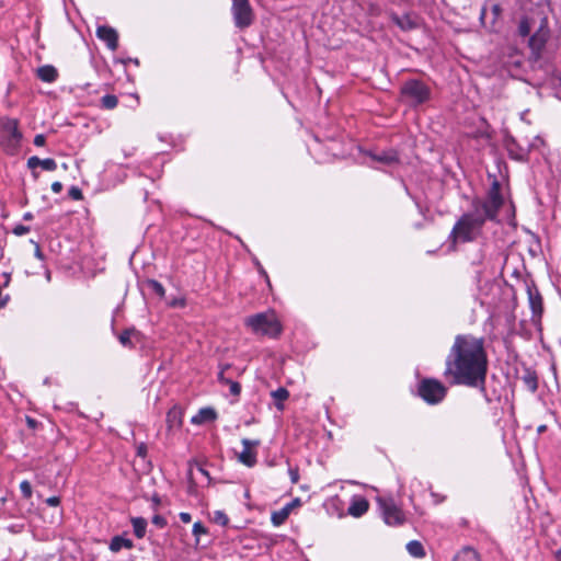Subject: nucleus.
Returning <instances> with one entry per match:
<instances>
[{
  "mask_svg": "<svg viewBox=\"0 0 561 561\" xmlns=\"http://www.w3.org/2000/svg\"><path fill=\"white\" fill-rule=\"evenodd\" d=\"M96 36L106 43L107 47L111 49V50H116L117 49V46H118V34L117 32L110 27V26H99L96 28Z\"/></svg>",
  "mask_w": 561,
  "mask_h": 561,
  "instance_id": "obj_11",
  "label": "nucleus"
},
{
  "mask_svg": "<svg viewBox=\"0 0 561 561\" xmlns=\"http://www.w3.org/2000/svg\"><path fill=\"white\" fill-rule=\"evenodd\" d=\"M272 396L277 401L276 402L277 409L278 410H283L282 402L285 401L288 398V396H289V392L287 391V389L278 388L277 390L272 392Z\"/></svg>",
  "mask_w": 561,
  "mask_h": 561,
  "instance_id": "obj_24",
  "label": "nucleus"
},
{
  "mask_svg": "<svg viewBox=\"0 0 561 561\" xmlns=\"http://www.w3.org/2000/svg\"><path fill=\"white\" fill-rule=\"evenodd\" d=\"M37 77L44 82H54L58 77V71L54 66L46 65L37 69Z\"/></svg>",
  "mask_w": 561,
  "mask_h": 561,
  "instance_id": "obj_15",
  "label": "nucleus"
},
{
  "mask_svg": "<svg viewBox=\"0 0 561 561\" xmlns=\"http://www.w3.org/2000/svg\"><path fill=\"white\" fill-rule=\"evenodd\" d=\"M25 220H30L33 218L32 214L31 213H26L23 217Z\"/></svg>",
  "mask_w": 561,
  "mask_h": 561,
  "instance_id": "obj_51",
  "label": "nucleus"
},
{
  "mask_svg": "<svg viewBox=\"0 0 561 561\" xmlns=\"http://www.w3.org/2000/svg\"><path fill=\"white\" fill-rule=\"evenodd\" d=\"M245 324L256 334L276 336L280 333V324L273 312L257 313L249 317Z\"/></svg>",
  "mask_w": 561,
  "mask_h": 561,
  "instance_id": "obj_4",
  "label": "nucleus"
},
{
  "mask_svg": "<svg viewBox=\"0 0 561 561\" xmlns=\"http://www.w3.org/2000/svg\"><path fill=\"white\" fill-rule=\"evenodd\" d=\"M180 519L183 522V523H190L192 520V516L190 513H186V512H181L180 513Z\"/></svg>",
  "mask_w": 561,
  "mask_h": 561,
  "instance_id": "obj_44",
  "label": "nucleus"
},
{
  "mask_svg": "<svg viewBox=\"0 0 561 561\" xmlns=\"http://www.w3.org/2000/svg\"><path fill=\"white\" fill-rule=\"evenodd\" d=\"M147 286L152 289L159 297H164L165 290L163 286L156 279H148L146 282Z\"/></svg>",
  "mask_w": 561,
  "mask_h": 561,
  "instance_id": "obj_26",
  "label": "nucleus"
},
{
  "mask_svg": "<svg viewBox=\"0 0 561 561\" xmlns=\"http://www.w3.org/2000/svg\"><path fill=\"white\" fill-rule=\"evenodd\" d=\"M402 95L412 104L417 105L430 99V89L421 81L410 80L401 88Z\"/></svg>",
  "mask_w": 561,
  "mask_h": 561,
  "instance_id": "obj_7",
  "label": "nucleus"
},
{
  "mask_svg": "<svg viewBox=\"0 0 561 561\" xmlns=\"http://www.w3.org/2000/svg\"><path fill=\"white\" fill-rule=\"evenodd\" d=\"M543 430H545V426H540V427L538 428V431H539V432H542Z\"/></svg>",
  "mask_w": 561,
  "mask_h": 561,
  "instance_id": "obj_54",
  "label": "nucleus"
},
{
  "mask_svg": "<svg viewBox=\"0 0 561 561\" xmlns=\"http://www.w3.org/2000/svg\"><path fill=\"white\" fill-rule=\"evenodd\" d=\"M545 41L543 36L536 34L530 37L529 44L534 49H540L543 46Z\"/></svg>",
  "mask_w": 561,
  "mask_h": 561,
  "instance_id": "obj_29",
  "label": "nucleus"
},
{
  "mask_svg": "<svg viewBox=\"0 0 561 561\" xmlns=\"http://www.w3.org/2000/svg\"><path fill=\"white\" fill-rule=\"evenodd\" d=\"M289 476L291 483H297L299 480V473L297 468H289Z\"/></svg>",
  "mask_w": 561,
  "mask_h": 561,
  "instance_id": "obj_39",
  "label": "nucleus"
},
{
  "mask_svg": "<svg viewBox=\"0 0 561 561\" xmlns=\"http://www.w3.org/2000/svg\"><path fill=\"white\" fill-rule=\"evenodd\" d=\"M491 11L493 13L494 19H497L501 15L502 9L500 4H493L491 7Z\"/></svg>",
  "mask_w": 561,
  "mask_h": 561,
  "instance_id": "obj_43",
  "label": "nucleus"
},
{
  "mask_svg": "<svg viewBox=\"0 0 561 561\" xmlns=\"http://www.w3.org/2000/svg\"><path fill=\"white\" fill-rule=\"evenodd\" d=\"M217 417V413L211 408H203L198 411L196 415L192 417V423L194 424H203L207 422L215 421Z\"/></svg>",
  "mask_w": 561,
  "mask_h": 561,
  "instance_id": "obj_14",
  "label": "nucleus"
},
{
  "mask_svg": "<svg viewBox=\"0 0 561 561\" xmlns=\"http://www.w3.org/2000/svg\"><path fill=\"white\" fill-rule=\"evenodd\" d=\"M368 507L369 503L366 499L362 496H355L353 497L347 512L354 517H360L368 511Z\"/></svg>",
  "mask_w": 561,
  "mask_h": 561,
  "instance_id": "obj_12",
  "label": "nucleus"
},
{
  "mask_svg": "<svg viewBox=\"0 0 561 561\" xmlns=\"http://www.w3.org/2000/svg\"><path fill=\"white\" fill-rule=\"evenodd\" d=\"M518 32L522 36H527L530 33V25L528 20L524 19L520 21Z\"/></svg>",
  "mask_w": 561,
  "mask_h": 561,
  "instance_id": "obj_33",
  "label": "nucleus"
},
{
  "mask_svg": "<svg viewBox=\"0 0 561 561\" xmlns=\"http://www.w3.org/2000/svg\"><path fill=\"white\" fill-rule=\"evenodd\" d=\"M20 490L25 499H30L32 496V485L28 481H22L20 483Z\"/></svg>",
  "mask_w": 561,
  "mask_h": 561,
  "instance_id": "obj_30",
  "label": "nucleus"
},
{
  "mask_svg": "<svg viewBox=\"0 0 561 561\" xmlns=\"http://www.w3.org/2000/svg\"><path fill=\"white\" fill-rule=\"evenodd\" d=\"M131 333H133V330H125L124 332H122L118 336V340L119 342L124 345V346H129L131 343H130V336H131Z\"/></svg>",
  "mask_w": 561,
  "mask_h": 561,
  "instance_id": "obj_32",
  "label": "nucleus"
},
{
  "mask_svg": "<svg viewBox=\"0 0 561 561\" xmlns=\"http://www.w3.org/2000/svg\"><path fill=\"white\" fill-rule=\"evenodd\" d=\"M524 381L531 391L537 390V379L535 376L528 374L527 376L524 377Z\"/></svg>",
  "mask_w": 561,
  "mask_h": 561,
  "instance_id": "obj_34",
  "label": "nucleus"
},
{
  "mask_svg": "<svg viewBox=\"0 0 561 561\" xmlns=\"http://www.w3.org/2000/svg\"><path fill=\"white\" fill-rule=\"evenodd\" d=\"M393 21L400 28L404 31L412 30L416 26V21L410 15L393 16Z\"/></svg>",
  "mask_w": 561,
  "mask_h": 561,
  "instance_id": "obj_20",
  "label": "nucleus"
},
{
  "mask_svg": "<svg viewBox=\"0 0 561 561\" xmlns=\"http://www.w3.org/2000/svg\"><path fill=\"white\" fill-rule=\"evenodd\" d=\"M131 524L135 536L137 538H142L146 535L147 520L142 517H133Z\"/></svg>",
  "mask_w": 561,
  "mask_h": 561,
  "instance_id": "obj_19",
  "label": "nucleus"
},
{
  "mask_svg": "<svg viewBox=\"0 0 561 561\" xmlns=\"http://www.w3.org/2000/svg\"><path fill=\"white\" fill-rule=\"evenodd\" d=\"M22 133L14 118H0V146L10 154H14L21 146Z\"/></svg>",
  "mask_w": 561,
  "mask_h": 561,
  "instance_id": "obj_3",
  "label": "nucleus"
},
{
  "mask_svg": "<svg viewBox=\"0 0 561 561\" xmlns=\"http://www.w3.org/2000/svg\"><path fill=\"white\" fill-rule=\"evenodd\" d=\"M447 388L436 379H424L419 386L420 397L428 404H437L446 397Z\"/></svg>",
  "mask_w": 561,
  "mask_h": 561,
  "instance_id": "obj_6",
  "label": "nucleus"
},
{
  "mask_svg": "<svg viewBox=\"0 0 561 561\" xmlns=\"http://www.w3.org/2000/svg\"><path fill=\"white\" fill-rule=\"evenodd\" d=\"M167 423L170 428L180 427L182 424V412L180 409L173 408L168 412Z\"/></svg>",
  "mask_w": 561,
  "mask_h": 561,
  "instance_id": "obj_18",
  "label": "nucleus"
},
{
  "mask_svg": "<svg viewBox=\"0 0 561 561\" xmlns=\"http://www.w3.org/2000/svg\"><path fill=\"white\" fill-rule=\"evenodd\" d=\"M556 558L558 561H561V548L556 552Z\"/></svg>",
  "mask_w": 561,
  "mask_h": 561,
  "instance_id": "obj_50",
  "label": "nucleus"
},
{
  "mask_svg": "<svg viewBox=\"0 0 561 561\" xmlns=\"http://www.w3.org/2000/svg\"><path fill=\"white\" fill-rule=\"evenodd\" d=\"M502 204L503 197L500 193V184L495 181L489 191L486 201L483 203H474L473 208H480V213H482L484 220H493L495 219Z\"/></svg>",
  "mask_w": 561,
  "mask_h": 561,
  "instance_id": "obj_5",
  "label": "nucleus"
},
{
  "mask_svg": "<svg viewBox=\"0 0 561 561\" xmlns=\"http://www.w3.org/2000/svg\"><path fill=\"white\" fill-rule=\"evenodd\" d=\"M291 512V504H287L282 510L273 512L271 520L274 526H280L289 516Z\"/></svg>",
  "mask_w": 561,
  "mask_h": 561,
  "instance_id": "obj_16",
  "label": "nucleus"
},
{
  "mask_svg": "<svg viewBox=\"0 0 561 561\" xmlns=\"http://www.w3.org/2000/svg\"><path fill=\"white\" fill-rule=\"evenodd\" d=\"M290 504H291V508H293V507H295V506H297L299 504V500L296 499Z\"/></svg>",
  "mask_w": 561,
  "mask_h": 561,
  "instance_id": "obj_52",
  "label": "nucleus"
},
{
  "mask_svg": "<svg viewBox=\"0 0 561 561\" xmlns=\"http://www.w3.org/2000/svg\"><path fill=\"white\" fill-rule=\"evenodd\" d=\"M28 231H30V227L23 226V225H18L13 228V233L19 237L26 234Z\"/></svg>",
  "mask_w": 561,
  "mask_h": 561,
  "instance_id": "obj_37",
  "label": "nucleus"
},
{
  "mask_svg": "<svg viewBox=\"0 0 561 561\" xmlns=\"http://www.w3.org/2000/svg\"><path fill=\"white\" fill-rule=\"evenodd\" d=\"M407 550L412 557L422 558L425 556L424 548L420 541L412 540L407 545Z\"/></svg>",
  "mask_w": 561,
  "mask_h": 561,
  "instance_id": "obj_22",
  "label": "nucleus"
},
{
  "mask_svg": "<svg viewBox=\"0 0 561 561\" xmlns=\"http://www.w3.org/2000/svg\"><path fill=\"white\" fill-rule=\"evenodd\" d=\"M445 375L451 376L457 385H483L486 356L482 341L470 335H458L447 359Z\"/></svg>",
  "mask_w": 561,
  "mask_h": 561,
  "instance_id": "obj_1",
  "label": "nucleus"
},
{
  "mask_svg": "<svg viewBox=\"0 0 561 561\" xmlns=\"http://www.w3.org/2000/svg\"><path fill=\"white\" fill-rule=\"evenodd\" d=\"M377 502L381 508L383 520L386 524L396 526L404 520L403 513L390 497H378Z\"/></svg>",
  "mask_w": 561,
  "mask_h": 561,
  "instance_id": "obj_9",
  "label": "nucleus"
},
{
  "mask_svg": "<svg viewBox=\"0 0 561 561\" xmlns=\"http://www.w3.org/2000/svg\"><path fill=\"white\" fill-rule=\"evenodd\" d=\"M45 141H46V138L44 135L39 134V135H36L35 138H34V145L35 146H38V147H42L45 145Z\"/></svg>",
  "mask_w": 561,
  "mask_h": 561,
  "instance_id": "obj_40",
  "label": "nucleus"
},
{
  "mask_svg": "<svg viewBox=\"0 0 561 561\" xmlns=\"http://www.w3.org/2000/svg\"><path fill=\"white\" fill-rule=\"evenodd\" d=\"M232 7L231 12L233 21L237 27L245 28L249 27L254 20L253 10L250 5L249 0H231Z\"/></svg>",
  "mask_w": 561,
  "mask_h": 561,
  "instance_id": "obj_8",
  "label": "nucleus"
},
{
  "mask_svg": "<svg viewBox=\"0 0 561 561\" xmlns=\"http://www.w3.org/2000/svg\"><path fill=\"white\" fill-rule=\"evenodd\" d=\"M69 196H70L72 199H75V201H80V199H82V197H83V196H82V192H81V190H80L79 187H77V186H72V187H70V190H69Z\"/></svg>",
  "mask_w": 561,
  "mask_h": 561,
  "instance_id": "obj_35",
  "label": "nucleus"
},
{
  "mask_svg": "<svg viewBox=\"0 0 561 561\" xmlns=\"http://www.w3.org/2000/svg\"><path fill=\"white\" fill-rule=\"evenodd\" d=\"M193 534H194V536H196L198 538L201 535L206 534V528L204 527V525L202 523L196 522L193 525Z\"/></svg>",
  "mask_w": 561,
  "mask_h": 561,
  "instance_id": "obj_36",
  "label": "nucleus"
},
{
  "mask_svg": "<svg viewBox=\"0 0 561 561\" xmlns=\"http://www.w3.org/2000/svg\"><path fill=\"white\" fill-rule=\"evenodd\" d=\"M183 301L182 300H174L171 302V306L175 307V306H183Z\"/></svg>",
  "mask_w": 561,
  "mask_h": 561,
  "instance_id": "obj_49",
  "label": "nucleus"
},
{
  "mask_svg": "<svg viewBox=\"0 0 561 561\" xmlns=\"http://www.w3.org/2000/svg\"><path fill=\"white\" fill-rule=\"evenodd\" d=\"M62 190V184L60 182H54L51 184V191L56 194L60 193Z\"/></svg>",
  "mask_w": 561,
  "mask_h": 561,
  "instance_id": "obj_45",
  "label": "nucleus"
},
{
  "mask_svg": "<svg viewBox=\"0 0 561 561\" xmlns=\"http://www.w3.org/2000/svg\"><path fill=\"white\" fill-rule=\"evenodd\" d=\"M133 543L129 539H124L122 537H114L110 543V549L113 552L119 551L122 548H131Z\"/></svg>",
  "mask_w": 561,
  "mask_h": 561,
  "instance_id": "obj_21",
  "label": "nucleus"
},
{
  "mask_svg": "<svg viewBox=\"0 0 561 561\" xmlns=\"http://www.w3.org/2000/svg\"><path fill=\"white\" fill-rule=\"evenodd\" d=\"M101 102L105 108L111 110L117 105V98L112 94H106L102 98Z\"/></svg>",
  "mask_w": 561,
  "mask_h": 561,
  "instance_id": "obj_27",
  "label": "nucleus"
},
{
  "mask_svg": "<svg viewBox=\"0 0 561 561\" xmlns=\"http://www.w3.org/2000/svg\"><path fill=\"white\" fill-rule=\"evenodd\" d=\"M137 455L140 457H145L147 455V446L144 443L137 446Z\"/></svg>",
  "mask_w": 561,
  "mask_h": 561,
  "instance_id": "obj_41",
  "label": "nucleus"
},
{
  "mask_svg": "<svg viewBox=\"0 0 561 561\" xmlns=\"http://www.w3.org/2000/svg\"><path fill=\"white\" fill-rule=\"evenodd\" d=\"M243 450L238 455V459L247 467H253L256 463L255 448L260 445L259 440L242 439Z\"/></svg>",
  "mask_w": 561,
  "mask_h": 561,
  "instance_id": "obj_10",
  "label": "nucleus"
},
{
  "mask_svg": "<svg viewBox=\"0 0 561 561\" xmlns=\"http://www.w3.org/2000/svg\"><path fill=\"white\" fill-rule=\"evenodd\" d=\"M27 167L34 170L37 167H42L46 171H55L57 169V163L54 159H39L36 156L28 158Z\"/></svg>",
  "mask_w": 561,
  "mask_h": 561,
  "instance_id": "obj_13",
  "label": "nucleus"
},
{
  "mask_svg": "<svg viewBox=\"0 0 561 561\" xmlns=\"http://www.w3.org/2000/svg\"><path fill=\"white\" fill-rule=\"evenodd\" d=\"M46 503L49 506H58L60 503V499L58 496H51L46 500Z\"/></svg>",
  "mask_w": 561,
  "mask_h": 561,
  "instance_id": "obj_42",
  "label": "nucleus"
},
{
  "mask_svg": "<svg viewBox=\"0 0 561 561\" xmlns=\"http://www.w3.org/2000/svg\"><path fill=\"white\" fill-rule=\"evenodd\" d=\"M32 243H34V244H35V256H36L37 259H39V260H43V257H44V256H43V253H42V251H41V248H39L38 243H36V242H34V241H32Z\"/></svg>",
  "mask_w": 561,
  "mask_h": 561,
  "instance_id": "obj_46",
  "label": "nucleus"
},
{
  "mask_svg": "<svg viewBox=\"0 0 561 561\" xmlns=\"http://www.w3.org/2000/svg\"><path fill=\"white\" fill-rule=\"evenodd\" d=\"M373 159L383 164H392L398 161V157L394 152H382L380 154H374Z\"/></svg>",
  "mask_w": 561,
  "mask_h": 561,
  "instance_id": "obj_23",
  "label": "nucleus"
},
{
  "mask_svg": "<svg viewBox=\"0 0 561 561\" xmlns=\"http://www.w3.org/2000/svg\"><path fill=\"white\" fill-rule=\"evenodd\" d=\"M196 470H197L201 474H203V476H205V477H208V472H207L203 467H201V466L196 465Z\"/></svg>",
  "mask_w": 561,
  "mask_h": 561,
  "instance_id": "obj_48",
  "label": "nucleus"
},
{
  "mask_svg": "<svg viewBox=\"0 0 561 561\" xmlns=\"http://www.w3.org/2000/svg\"><path fill=\"white\" fill-rule=\"evenodd\" d=\"M485 15V10L482 11L481 19L483 20Z\"/></svg>",
  "mask_w": 561,
  "mask_h": 561,
  "instance_id": "obj_53",
  "label": "nucleus"
},
{
  "mask_svg": "<svg viewBox=\"0 0 561 561\" xmlns=\"http://www.w3.org/2000/svg\"><path fill=\"white\" fill-rule=\"evenodd\" d=\"M218 379L221 383L226 385V380H229L224 376V369L219 373Z\"/></svg>",
  "mask_w": 561,
  "mask_h": 561,
  "instance_id": "obj_47",
  "label": "nucleus"
},
{
  "mask_svg": "<svg viewBox=\"0 0 561 561\" xmlns=\"http://www.w3.org/2000/svg\"><path fill=\"white\" fill-rule=\"evenodd\" d=\"M529 302L534 314H540L542 311L541 297L538 294L534 295L529 293Z\"/></svg>",
  "mask_w": 561,
  "mask_h": 561,
  "instance_id": "obj_25",
  "label": "nucleus"
},
{
  "mask_svg": "<svg viewBox=\"0 0 561 561\" xmlns=\"http://www.w3.org/2000/svg\"><path fill=\"white\" fill-rule=\"evenodd\" d=\"M213 520L220 526H226L229 522L227 515L221 511H216L214 513Z\"/></svg>",
  "mask_w": 561,
  "mask_h": 561,
  "instance_id": "obj_28",
  "label": "nucleus"
},
{
  "mask_svg": "<svg viewBox=\"0 0 561 561\" xmlns=\"http://www.w3.org/2000/svg\"><path fill=\"white\" fill-rule=\"evenodd\" d=\"M454 561H480V557L476 550L463 548L456 554Z\"/></svg>",
  "mask_w": 561,
  "mask_h": 561,
  "instance_id": "obj_17",
  "label": "nucleus"
},
{
  "mask_svg": "<svg viewBox=\"0 0 561 561\" xmlns=\"http://www.w3.org/2000/svg\"><path fill=\"white\" fill-rule=\"evenodd\" d=\"M226 385L229 386V390L232 396L240 394L241 386L239 385V382L229 379V380H226Z\"/></svg>",
  "mask_w": 561,
  "mask_h": 561,
  "instance_id": "obj_31",
  "label": "nucleus"
},
{
  "mask_svg": "<svg viewBox=\"0 0 561 561\" xmlns=\"http://www.w3.org/2000/svg\"><path fill=\"white\" fill-rule=\"evenodd\" d=\"M152 523H153L156 526L160 527V528H162V527H164V526L167 525V520L164 519V517H162V516H160V515H156V516H153V518H152Z\"/></svg>",
  "mask_w": 561,
  "mask_h": 561,
  "instance_id": "obj_38",
  "label": "nucleus"
},
{
  "mask_svg": "<svg viewBox=\"0 0 561 561\" xmlns=\"http://www.w3.org/2000/svg\"><path fill=\"white\" fill-rule=\"evenodd\" d=\"M484 221L480 208H473L471 213L462 215L451 231L454 240L460 242L473 240Z\"/></svg>",
  "mask_w": 561,
  "mask_h": 561,
  "instance_id": "obj_2",
  "label": "nucleus"
}]
</instances>
